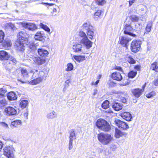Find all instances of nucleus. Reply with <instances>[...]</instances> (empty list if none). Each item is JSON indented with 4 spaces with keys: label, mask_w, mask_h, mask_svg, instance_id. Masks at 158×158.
<instances>
[{
    "label": "nucleus",
    "mask_w": 158,
    "mask_h": 158,
    "mask_svg": "<svg viewBox=\"0 0 158 158\" xmlns=\"http://www.w3.org/2000/svg\"><path fill=\"white\" fill-rule=\"evenodd\" d=\"M111 77L114 80L120 81L122 79V77L121 74L118 72L113 73L111 75Z\"/></svg>",
    "instance_id": "412c9836"
},
{
    "label": "nucleus",
    "mask_w": 158,
    "mask_h": 158,
    "mask_svg": "<svg viewBox=\"0 0 158 158\" xmlns=\"http://www.w3.org/2000/svg\"><path fill=\"white\" fill-rule=\"evenodd\" d=\"M98 90L97 89H95L94 90V92L93 93V95H94V96H95V95H96V94H97L98 93Z\"/></svg>",
    "instance_id": "0e129e2a"
},
{
    "label": "nucleus",
    "mask_w": 158,
    "mask_h": 158,
    "mask_svg": "<svg viewBox=\"0 0 158 158\" xmlns=\"http://www.w3.org/2000/svg\"><path fill=\"white\" fill-rule=\"evenodd\" d=\"M123 105L120 103L118 102H113L112 104V108L115 111H118L123 108Z\"/></svg>",
    "instance_id": "f3484780"
},
{
    "label": "nucleus",
    "mask_w": 158,
    "mask_h": 158,
    "mask_svg": "<svg viewBox=\"0 0 158 158\" xmlns=\"http://www.w3.org/2000/svg\"><path fill=\"white\" fill-rule=\"evenodd\" d=\"M3 46L6 48L9 49L12 45V43L9 40H5L3 43Z\"/></svg>",
    "instance_id": "7c9ffc66"
},
{
    "label": "nucleus",
    "mask_w": 158,
    "mask_h": 158,
    "mask_svg": "<svg viewBox=\"0 0 158 158\" xmlns=\"http://www.w3.org/2000/svg\"><path fill=\"white\" fill-rule=\"evenodd\" d=\"M78 35L82 38H86L87 37L86 34L82 31H79L78 32Z\"/></svg>",
    "instance_id": "58836bf2"
},
{
    "label": "nucleus",
    "mask_w": 158,
    "mask_h": 158,
    "mask_svg": "<svg viewBox=\"0 0 158 158\" xmlns=\"http://www.w3.org/2000/svg\"><path fill=\"white\" fill-rule=\"evenodd\" d=\"M99 80H97L95 82H94V81H93L91 83V85H97L99 83Z\"/></svg>",
    "instance_id": "052dcab7"
},
{
    "label": "nucleus",
    "mask_w": 158,
    "mask_h": 158,
    "mask_svg": "<svg viewBox=\"0 0 158 158\" xmlns=\"http://www.w3.org/2000/svg\"><path fill=\"white\" fill-rule=\"evenodd\" d=\"M130 40L127 37L122 36L119 38V42L123 46L127 48V44Z\"/></svg>",
    "instance_id": "6ab92c4d"
},
{
    "label": "nucleus",
    "mask_w": 158,
    "mask_h": 158,
    "mask_svg": "<svg viewBox=\"0 0 158 158\" xmlns=\"http://www.w3.org/2000/svg\"><path fill=\"white\" fill-rule=\"evenodd\" d=\"M117 148V145L115 144H111L110 145V149L112 150H113V149H116Z\"/></svg>",
    "instance_id": "4d7b16f0"
},
{
    "label": "nucleus",
    "mask_w": 158,
    "mask_h": 158,
    "mask_svg": "<svg viewBox=\"0 0 158 158\" xmlns=\"http://www.w3.org/2000/svg\"><path fill=\"white\" fill-rule=\"evenodd\" d=\"M152 84L156 86L158 85V76L152 82Z\"/></svg>",
    "instance_id": "603ef678"
},
{
    "label": "nucleus",
    "mask_w": 158,
    "mask_h": 158,
    "mask_svg": "<svg viewBox=\"0 0 158 158\" xmlns=\"http://www.w3.org/2000/svg\"><path fill=\"white\" fill-rule=\"evenodd\" d=\"M73 140H69V150H71L73 148Z\"/></svg>",
    "instance_id": "3c124183"
},
{
    "label": "nucleus",
    "mask_w": 158,
    "mask_h": 158,
    "mask_svg": "<svg viewBox=\"0 0 158 158\" xmlns=\"http://www.w3.org/2000/svg\"><path fill=\"white\" fill-rule=\"evenodd\" d=\"M9 54L5 51H0V60L5 61L7 60Z\"/></svg>",
    "instance_id": "a211bd4d"
},
{
    "label": "nucleus",
    "mask_w": 158,
    "mask_h": 158,
    "mask_svg": "<svg viewBox=\"0 0 158 158\" xmlns=\"http://www.w3.org/2000/svg\"><path fill=\"white\" fill-rule=\"evenodd\" d=\"M67 68L65 69V70L67 71H71L73 69V65L71 63L67 64Z\"/></svg>",
    "instance_id": "49530a36"
},
{
    "label": "nucleus",
    "mask_w": 158,
    "mask_h": 158,
    "mask_svg": "<svg viewBox=\"0 0 158 158\" xmlns=\"http://www.w3.org/2000/svg\"><path fill=\"white\" fill-rule=\"evenodd\" d=\"M96 125L98 128L104 131H108L110 130V126L109 123L102 118L98 119L97 121Z\"/></svg>",
    "instance_id": "20e7f679"
},
{
    "label": "nucleus",
    "mask_w": 158,
    "mask_h": 158,
    "mask_svg": "<svg viewBox=\"0 0 158 158\" xmlns=\"http://www.w3.org/2000/svg\"><path fill=\"white\" fill-rule=\"evenodd\" d=\"M57 11V10L56 8H53L52 9V11L51 12V14L52 16L56 15V13Z\"/></svg>",
    "instance_id": "5fc2aeb1"
},
{
    "label": "nucleus",
    "mask_w": 158,
    "mask_h": 158,
    "mask_svg": "<svg viewBox=\"0 0 158 158\" xmlns=\"http://www.w3.org/2000/svg\"><path fill=\"white\" fill-rule=\"evenodd\" d=\"M7 92L6 89L4 87H3L0 89V98L3 97L4 94Z\"/></svg>",
    "instance_id": "37998d69"
},
{
    "label": "nucleus",
    "mask_w": 158,
    "mask_h": 158,
    "mask_svg": "<svg viewBox=\"0 0 158 158\" xmlns=\"http://www.w3.org/2000/svg\"><path fill=\"white\" fill-rule=\"evenodd\" d=\"M115 124L119 127H121L123 129L126 130L128 128V126L126 123L123 122L119 119H117L115 121Z\"/></svg>",
    "instance_id": "4468645a"
},
{
    "label": "nucleus",
    "mask_w": 158,
    "mask_h": 158,
    "mask_svg": "<svg viewBox=\"0 0 158 158\" xmlns=\"http://www.w3.org/2000/svg\"><path fill=\"white\" fill-rule=\"evenodd\" d=\"M106 112L108 113H113V111L110 109H109L107 111H106Z\"/></svg>",
    "instance_id": "69168bd1"
},
{
    "label": "nucleus",
    "mask_w": 158,
    "mask_h": 158,
    "mask_svg": "<svg viewBox=\"0 0 158 158\" xmlns=\"http://www.w3.org/2000/svg\"><path fill=\"white\" fill-rule=\"evenodd\" d=\"M136 72L131 71L128 74V76L129 77L133 78L136 75Z\"/></svg>",
    "instance_id": "de8ad7c7"
},
{
    "label": "nucleus",
    "mask_w": 158,
    "mask_h": 158,
    "mask_svg": "<svg viewBox=\"0 0 158 158\" xmlns=\"http://www.w3.org/2000/svg\"><path fill=\"white\" fill-rule=\"evenodd\" d=\"M96 4L99 6H102L106 2L105 0H96Z\"/></svg>",
    "instance_id": "79ce46f5"
},
{
    "label": "nucleus",
    "mask_w": 158,
    "mask_h": 158,
    "mask_svg": "<svg viewBox=\"0 0 158 158\" xmlns=\"http://www.w3.org/2000/svg\"><path fill=\"white\" fill-rule=\"evenodd\" d=\"M22 122L21 120H16L12 122L10 124L11 127L12 128L17 127L21 125Z\"/></svg>",
    "instance_id": "a878e982"
},
{
    "label": "nucleus",
    "mask_w": 158,
    "mask_h": 158,
    "mask_svg": "<svg viewBox=\"0 0 158 158\" xmlns=\"http://www.w3.org/2000/svg\"><path fill=\"white\" fill-rule=\"evenodd\" d=\"M124 135V133L123 132L117 128L115 129L114 136L116 138H119L120 137H122Z\"/></svg>",
    "instance_id": "bb28decb"
},
{
    "label": "nucleus",
    "mask_w": 158,
    "mask_h": 158,
    "mask_svg": "<svg viewBox=\"0 0 158 158\" xmlns=\"http://www.w3.org/2000/svg\"><path fill=\"white\" fill-rule=\"evenodd\" d=\"M129 18L133 22L137 21L139 20V19L138 16L135 15L130 16Z\"/></svg>",
    "instance_id": "c03bdc74"
},
{
    "label": "nucleus",
    "mask_w": 158,
    "mask_h": 158,
    "mask_svg": "<svg viewBox=\"0 0 158 158\" xmlns=\"http://www.w3.org/2000/svg\"><path fill=\"white\" fill-rule=\"evenodd\" d=\"M6 26L7 27H10L11 28H12L13 27H14V25L11 23H6Z\"/></svg>",
    "instance_id": "bf43d9fd"
},
{
    "label": "nucleus",
    "mask_w": 158,
    "mask_h": 158,
    "mask_svg": "<svg viewBox=\"0 0 158 158\" xmlns=\"http://www.w3.org/2000/svg\"><path fill=\"white\" fill-rule=\"evenodd\" d=\"M102 10H98L94 15V18L95 19H97L98 17H100L102 13Z\"/></svg>",
    "instance_id": "a18cd8bd"
},
{
    "label": "nucleus",
    "mask_w": 158,
    "mask_h": 158,
    "mask_svg": "<svg viewBox=\"0 0 158 158\" xmlns=\"http://www.w3.org/2000/svg\"><path fill=\"white\" fill-rule=\"evenodd\" d=\"M73 58L77 61L81 62L85 59V56H73Z\"/></svg>",
    "instance_id": "cd10ccee"
},
{
    "label": "nucleus",
    "mask_w": 158,
    "mask_h": 158,
    "mask_svg": "<svg viewBox=\"0 0 158 158\" xmlns=\"http://www.w3.org/2000/svg\"><path fill=\"white\" fill-rule=\"evenodd\" d=\"M28 110H26V111H24V112L22 115L24 118L27 119L28 118Z\"/></svg>",
    "instance_id": "864d4df0"
},
{
    "label": "nucleus",
    "mask_w": 158,
    "mask_h": 158,
    "mask_svg": "<svg viewBox=\"0 0 158 158\" xmlns=\"http://www.w3.org/2000/svg\"><path fill=\"white\" fill-rule=\"evenodd\" d=\"M29 35L24 31H21L17 35V37L19 41L21 40H27Z\"/></svg>",
    "instance_id": "9d476101"
},
{
    "label": "nucleus",
    "mask_w": 158,
    "mask_h": 158,
    "mask_svg": "<svg viewBox=\"0 0 158 158\" xmlns=\"http://www.w3.org/2000/svg\"><path fill=\"white\" fill-rule=\"evenodd\" d=\"M17 50L19 51L23 52L25 50L24 44L23 41H19L16 44Z\"/></svg>",
    "instance_id": "b1692460"
},
{
    "label": "nucleus",
    "mask_w": 158,
    "mask_h": 158,
    "mask_svg": "<svg viewBox=\"0 0 158 158\" xmlns=\"http://www.w3.org/2000/svg\"><path fill=\"white\" fill-rule=\"evenodd\" d=\"M81 43H75L72 46V48L74 52H79L82 51Z\"/></svg>",
    "instance_id": "dca6fc26"
},
{
    "label": "nucleus",
    "mask_w": 158,
    "mask_h": 158,
    "mask_svg": "<svg viewBox=\"0 0 158 158\" xmlns=\"http://www.w3.org/2000/svg\"><path fill=\"white\" fill-rule=\"evenodd\" d=\"M133 29L131 26V25L126 24L125 25L124 28V32L125 34L129 35L133 37H136V35L131 33L130 31L133 30Z\"/></svg>",
    "instance_id": "9b49d317"
},
{
    "label": "nucleus",
    "mask_w": 158,
    "mask_h": 158,
    "mask_svg": "<svg viewBox=\"0 0 158 158\" xmlns=\"http://www.w3.org/2000/svg\"><path fill=\"white\" fill-rule=\"evenodd\" d=\"M150 69L158 72V63L156 61L154 62L151 64Z\"/></svg>",
    "instance_id": "2f4dec72"
},
{
    "label": "nucleus",
    "mask_w": 158,
    "mask_h": 158,
    "mask_svg": "<svg viewBox=\"0 0 158 158\" xmlns=\"http://www.w3.org/2000/svg\"><path fill=\"white\" fill-rule=\"evenodd\" d=\"M98 139L103 145H107L114 140L113 137L110 134L101 133L98 135Z\"/></svg>",
    "instance_id": "f03ea898"
},
{
    "label": "nucleus",
    "mask_w": 158,
    "mask_h": 158,
    "mask_svg": "<svg viewBox=\"0 0 158 158\" xmlns=\"http://www.w3.org/2000/svg\"><path fill=\"white\" fill-rule=\"evenodd\" d=\"M22 76L25 80L20 81L23 83H26L28 82L31 85H36L41 82L44 78V73L42 71L39 72L37 70H35V72L32 70L30 72V73H33L32 79H33L29 81L28 80L29 77V73L27 70L24 69H21Z\"/></svg>",
    "instance_id": "f257e3e1"
},
{
    "label": "nucleus",
    "mask_w": 158,
    "mask_h": 158,
    "mask_svg": "<svg viewBox=\"0 0 158 158\" xmlns=\"http://www.w3.org/2000/svg\"><path fill=\"white\" fill-rule=\"evenodd\" d=\"M4 37V34L2 31H0V43L3 41Z\"/></svg>",
    "instance_id": "09e8293b"
},
{
    "label": "nucleus",
    "mask_w": 158,
    "mask_h": 158,
    "mask_svg": "<svg viewBox=\"0 0 158 158\" xmlns=\"http://www.w3.org/2000/svg\"><path fill=\"white\" fill-rule=\"evenodd\" d=\"M125 60L126 61L131 64H134L135 63V61L134 59L128 55L126 56Z\"/></svg>",
    "instance_id": "473e14b6"
},
{
    "label": "nucleus",
    "mask_w": 158,
    "mask_h": 158,
    "mask_svg": "<svg viewBox=\"0 0 158 158\" xmlns=\"http://www.w3.org/2000/svg\"><path fill=\"white\" fill-rule=\"evenodd\" d=\"M109 102L107 100H105L102 105V107L104 109H106L109 106Z\"/></svg>",
    "instance_id": "e433bc0d"
},
{
    "label": "nucleus",
    "mask_w": 158,
    "mask_h": 158,
    "mask_svg": "<svg viewBox=\"0 0 158 158\" xmlns=\"http://www.w3.org/2000/svg\"><path fill=\"white\" fill-rule=\"evenodd\" d=\"M0 124L1 126L6 128H7L8 127L7 124L4 122L0 123Z\"/></svg>",
    "instance_id": "13d9d810"
},
{
    "label": "nucleus",
    "mask_w": 158,
    "mask_h": 158,
    "mask_svg": "<svg viewBox=\"0 0 158 158\" xmlns=\"http://www.w3.org/2000/svg\"><path fill=\"white\" fill-rule=\"evenodd\" d=\"M141 42L139 40H134L131 44V50L132 52H136L139 51Z\"/></svg>",
    "instance_id": "0eeeda50"
},
{
    "label": "nucleus",
    "mask_w": 158,
    "mask_h": 158,
    "mask_svg": "<svg viewBox=\"0 0 158 158\" xmlns=\"http://www.w3.org/2000/svg\"><path fill=\"white\" fill-rule=\"evenodd\" d=\"M120 115L122 118L127 121H130L132 118L131 114L128 112L122 111L121 112Z\"/></svg>",
    "instance_id": "2eb2a0df"
},
{
    "label": "nucleus",
    "mask_w": 158,
    "mask_h": 158,
    "mask_svg": "<svg viewBox=\"0 0 158 158\" xmlns=\"http://www.w3.org/2000/svg\"><path fill=\"white\" fill-rule=\"evenodd\" d=\"M4 111L6 115L9 116L15 115L17 112V110L15 108L10 106L6 107Z\"/></svg>",
    "instance_id": "6e6552de"
},
{
    "label": "nucleus",
    "mask_w": 158,
    "mask_h": 158,
    "mask_svg": "<svg viewBox=\"0 0 158 158\" xmlns=\"http://www.w3.org/2000/svg\"><path fill=\"white\" fill-rule=\"evenodd\" d=\"M19 25L22 26L29 30L33 31L37 28L36 25L31 23H27L25 22H19L17 23Z\"/></svg>",
    "instance_id": "423d86ee"
},
{
    "label": "nucleus",
    "mask_w": 158,
    "mask_h": 158,
    "mask_svg": "<svg viewBox=\"0 0 158 158\" xmlns=\"http://www.w3.org/2000/svg\"><path fill=\"white\" fill-rule=\"evenodd\" d=\"M41 3L42 4H48V5L50 6H52L54 5V4H52V3H44V2H42Z\"/></svg>",
    "instance_id": "338daca9"
},
{
    "label": "nucleus",
    "mask_w": 158,
    "mask_h": 158,
    "mask_svg": "<svg viewBox=\"0 0 158 158\" xmlns=\"http://www.w3.org/2000/svg\"><path fill=\"white\" fill-rule=\"evenodd\" d=\"M121 101L123 103H125L126 102V100L125 98L123 97L122 98Z\"/></svg>",
    "instance_id": "e2e57ef3"
},
{
    "label": "nucleus",
    "mask_w": 158,
    "mask_h": 158,
    "mask_svg": "<svg viewBox=\"0 0 158 158\" xmlns=\"http://www.w3.org/2000/svg\"><path fill=\"white\" fill-rule=\"evenodd\" d=\"M3 154L8 158H15V150L12 146H6L3 149Z\"/></svg>",
    "instance_id": "39448f33"
},
{
    "label": "nucleus",
    "mask_w": 158,
    "mask_h": 158,
    "mask_svg": "<svg viewBox=\"0 0 158 158\" xmlns=\"http://www.w3.org/2000/svg\"><path fill=\"white\" fill-rule=\"evenodd\" d=\"M152 22H149L145 29V31L144 33V35L145 34H148L151 30L152 27Z\"/></svg>",
    "instance_id": "c756f323"
},
{
    "label": "nucleus",
    "mask_w": 158,
    "mask_h": 158,
    "mask_svg": "<svg viewBox=\"0 0 158 158\" xmlns=\"http://www.w3.org/2000/svg\"><path fill=\"white\" fill-rule=\"evenodd\" d=\"M156 93L155 91H152L146 95V97L148 98H151L156 95Z\"/></svg>",
    "instance_id": "ea45409f"
},
{
    "label": "nucleus",
    "mask_w": 158,
    "mask_h": 158,
    "mask_svg": "<svg viewBox=\"0 0 158 158\" xmlns=\"http://www.w3.org/2000/svg\"><path fill=\"white\" fill-rule=\"evenodd\" d=\"M6 62L4 64L6 67L8 68L10 67L9 65H12L11 62L9 60H6Z\"/></svg>",
    "instance_id": "8fccbe9b"
},
{
    "label": "nucleus",
    "mask_w": 158,
    "mask_h": 158,
    "mask_svg": "<svg viewBox=\"0 0 158 158\" xmlns=\"http://www.w3.org/2000/svg\"><path fill=\"white\" fill-rule=\"evenodd\" d=\"M7 60H9L11 61L14 64H16L17 63V60L15 57L11 56L9 54V57L8 58Z\"/></svg>",
    "instance_id": "4c0bfd02"
},
{
    "label": "nucleus",
    "mask_w": 158,
    "mask_h": 158,
    "mask_svg": "<svg viewBox=\"0 0 158 158\" xmlns=\"http://www.w3.org/2000/svg\"><path fill=\"white\" fill-rule=\"evenodd\" d=\"M28 102L26 99H21L20 101V106L22 108H26L28 105Z\"/></svg>",
    "instance_id": "c85d7f7f"
},
{
    "label": "nucleus",
    "mask_w": 158,
    "mask_h": 158,
    "mask_svg": "<svg viewBox=\"0 0 158 158\" xmlns=\"http://www.w3.org/2000/svg\"><path fill=\"white\" fill-rule=\"evenodd\" d=\"M133 94L136 98H139L142 94L143 90L141 89L137 88L132 90Z\"/></svg>",
    "instance_id": "aec40b11"
},
{
    "label": "nucleus",
    "mask_w": 158,
    "mask_h": 158,
    "mask_svg": "<svg viewBox=\"0 0 158 158\" xmlns=\"http://www.w3.org/2000/svg\"><path fill=\"white\" fill-rule=\"evenodd\" d=\"M7 105L8 102L5 98H3L0 100V107H3Z\"/></svg>",
    "instance_id": "72a5a7b5"
},
{
    "label": "nucleus",
    "mask_w": 158,
    "mask_h": 158,
    "mask_svg": "<svg viewBox=\"0 0 158 158\" xmlns=\"http://www.w3.org/2000/svg\"><path fill=\"white\" fill-rule=\"evenodd\" d=\"M57 116V114L54 110L48 113L46 116L47 118L48 119H54L56 118Z\"/></svg>",
    "instance_id": "4be33fe9"
},
{
    "label": "nucleus",
    "mask_w": 158,
    "mask_h": 158,
    "mask_svg": "<svg viewBox=\"0 0 158 158\" xmlns=\"http://www.w3.org/2000/svg\"><path fill=\"white\" fill-rule=\"evenodd\" d=\"M28 45L29 47L31 49L33 50H35L36 49V46H37L38 45V44L36 43L35 45L34 43L32 41H31L29 42V44Z\"/></svg>",
    "instance_id": "c9c22d12"
},
{
    "label": "nucleus",
    "mask_w": 158,
    "mask_h": 158,
    "mask_svg": "<svg viewBox=\"0 0 158 158\" xmlns=\"http://www.w3.org/2000/svg\"><path fill=\"white\" fill-rule=\"evenodd\" d=\"M40 26L47 32H49L50 31V30L49 28L47 26L43 24L42 23H41L40 24Z\"/></svg>",
    "instance_id": "a19ab883"
},
{
    "label": "nucleus",
    "mask_w": 158,
    "mask_h": 158,
    "mask_svg": "<svg viewBox=\"0 0 158 158\" xmlns=\"http://www.w3.org/2000/svg\"><path fill=\"white\" fill-rule=\"evenodd\" d=\"M81 43L83 44L87 49L91 47L93 44V42L90 41L88 37L86 38H82L81 40Z\"/></svg>",
    "instance_id": "f8f14e48"
},
{
    "label": "nucleus",
    "mask_w": 158,
    "mask_h": 158,
    "mask_svg": "<svg viewBox=\"0 0 158 158\" xmlns=\"http://www.w3.org/2000/svg\"><path fill=\"white\" fill-rule=\"evenodd\" d=\"M69 83H70V81H69V80H66V81H65V83L66 84L68 85V86H67V87H68V86H69Z\"/></svg>",
    "instance_id": "774afa93"
},
{
    "label": "nucleus",
    "mask_w": 158,
    "mask_h": 158,
    "mask_svg": "<svg viewBox=\"0 0 158 158\" xmlns=\"http://www.w3.org/2000/svg\"><path fill=\"white\" fill-rule=\"evenodd\" d=\"M34 38L35 40L42 41L45 38V35L43 31H38L35 35Z\"/></svg>",
    "instance_id": "ddd939ff"
},
{
    "label": "nucleus",
    "mask_w": 158,
    "mask_h": 158,
    "mask_svg": "<svg viewBox=\"0 0 158 158\" xmlns=\"http://www.w3.org/2000/svg\"><path fill=\"white\" fill-rule=\"evenodd\" d=\"M135 28L137 29H140L141 28L140 24L137 23H135Z\"/></svg>",
    "instance_id": "6e6d98bb"
},
{
    "label": "nucleus",
    "mask_w": 158,
    "mask_h": 158,
    "mask_svg": "<svg viewBox=\"0 0 158 158\" xmlns=\"http://www.w3.org/2000/svg\"><path fill=\"white\" fill-rule=\"evenodd\" d=\"M82 29L86 31V34L88 38L92 40L95 37L94 29L90 24L88 23H84L82 26Z\"/></svg>",
    "instance_id": "7ed1b4c3"
},
{
    "label": "nucleus",
    "mask_w": 158,
    "mask_h": 158,
    "mask_svg": "<svg viewBox=\"0 0 158 158\" xmlns=\"http://www.w3.org/2000/svg\"><path fill=\"white\" fill-rule=\"evenodd\" d=\"M69 140H73L76 139V136L73 130H72L70 131Z\"/></svg>",
    "instance_id": "f704fd0d"
},
{
    "label": "nucleus",
    "mask_w": 158,
    "mask_h": 158,
    "mask_svg": "<svg viewBox=\"0 0 158 158\" xmlns=\"http://www.w3.org/2000/svg\"><path fill=\"white\" fill-rule=\"evenodd\" d=\"M135 0H129V6H131L132 4L135 2Z\"/></svg>",
    "instance_id": "680f3d73"
},
{
    "label": "nucleus",
    "mask_w": 158,
    "mask_h": 158,
    "mask_svg": "<svg viewBox=\"0 0 158 158\" xmlns=\"http://www.w3.org/2000/svg\"><path fill=\"white\" fill-rule=\"evenodd\" d=\"M31 60L36 64L40 65L44 63L46 60L37 55L33 56L31 58Z\"/></svg>",
    "instance_id": "1a4fd4ad"
},
{
    "label": "nucleus",
    "mask_w": 158,
    "mask_h": 158,
    "mask_svg": "<svg viewBox=\"0 0 158 158\" xmlns=\"http://www.w3.org/2000/svg\"><path fill=\"white\" fill-rule=\"evenodd\" d=\"M37 52L38 54L41 56H46L48 54V51L43 48H39Z\"/></svg>",
    "instance_id": "393cba45"
},
{
    "label": "nucleus",
    "mask_w": 158,
    "mask_h": 158,
    "mask_svg": "<svg viewBox=\"0 0 158 158\" xmlns=\"http://www.w3.org/2000/svg\"><path fill=\"white\" fill-rule=\"evenodd\" d=\"M8 99L10 101L15 100L17 98L16 94L14 92H10L7 94Z\"/></svg>",
    "instance_id": "5701e85b"
}]
</instances>
